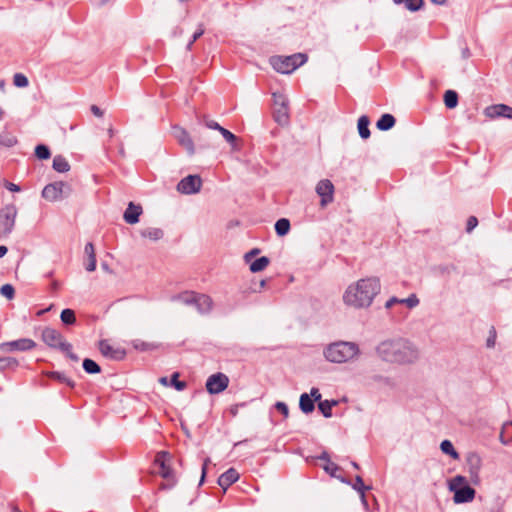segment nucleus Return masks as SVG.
<instances>
[{
  "label": "nucleus",
  "instance_id": "423d86ee",
  "mask_svg": "<svg viewBox=\"0 0 512 512\" xmlns=\"http://www.w3.org/2000/svg\"><path fill=\"white\" fill-rule=\"evenodd\" d=\"M71 193V186L63 181L47 184L42 190V197L48 201L55 202L66 198Z\"/></svg>",
  "mask_w": 512,
  "mask_h": 512
},
{
  "label": "nucleus",
  "instance_id": "37998d69",
  "mask_svg": "<svg viewBox=\"0 0 512 512\" xmlns=\"http://www.w3.org/2000/svg\"><path fill=\"white\" fill-rule=\"evenodd\" d=\"M13 83L16 87L24 88L29 84L28 78L22 73H16L13 77Z\"/></svg>",
  "mask_w": 512,
  "mask_h": 512
},
{
  "label": "nucleus",
  "instance_id": "3c124183",
  "mask_svg": "<svg viewBox=\"0 0 512 512\" xmlns=\"http://www.w3.org/2000/svg\"><path fill=\"white\" fill-rule=\"evenodd\" d=\"M273 100H274L275 105H277L279 107L288 106L287 98L281 93H273Z\"/></svg>",
  "mask_w": 512,
  "mask_h": 512
},
{
  "label": "nucleus",
  "instance_id": "a211bd4d",
  "mask_svg": "<svg viewBox=\"0 0 512 512\" xmlns=\"http://www.w3.org/2000/svg\"><path fill=\"white\" fill-rule=\"evenodd\" d=\"M143 210L141 205H136L133 202H129L126 210L124 211L123 218L128 224H136L139 222V217Z\"/></svg>",
  "mask_w": 512,
  "mask_h": 512
},
{
  "label": "nucleus",
  "instance_id": "aec40b11",
  "mask_svg": "<svg viewBox=\"0 0 512 512\" xmlns=\"http://www.w3.org/2000/svg\"><path fill=\"white\" fill-rule=\"evenodd\" d=\"M239 479V473L234 468H229L227 471L222 473L218 478V485L226 490L229 486L235 483Z\"/></svg>",
  "mask_w": 512,
  "mask_h": 512
},
{
  "label": "nucleus",
  "instance_id": "f704fd0d",
  "mask_svg": "<svg viewBox=\"0 0 512 512\" xmlns=\"http://www.w3.org/2000/svg\"><path fill=\"white\" fill-rule=\"evenodd\" d=\"M60 319L64 325H74L76 323L75 311L70 308L63 309L60 314Z\"/></svg>",
  "mask_w": 512,
  "mask_h": 512
},
{
  "label": "nucleus",
  "instance_id": "ddd939ff",
  "mask_svg": "<svg viewBox=\"0 0 512 512\" xmlns=\"http://www.w3.org/2000/svg\"><path fill=\"white\" fill-rule=\"evenodd\" d=\"M99 350L101 352V354L106 357V358H109L111 360H115V361H121L125 358L126 356V351L122 348H115L113 347L109 342L108 340H100L99 341Z\"/></svg>",
  "mask_w": 512,
  "mask_h": 512
},
{
  "label": "nucleus",
  "instance_id": "0e129e2a",
  "mask_svg": "<svg viewBox=\"0 0 512 512\" xmlns=\"http://www.w3.org/2000/svg\"><path fill=\"white\" fill-rule=\"evenodd\" d=\"M5 188L12 192H19L21 189L18 185L6 181L4 184Z\"/></svg>",
  "mask_w": 512,
  "mask_h": 512
},
{
  "label": "nucleus",
  "instance_id": "f3484780",
  "mask_svg": "<svg viewBox=\"0 0 512 512\" xmlns=\"http://www.w3.org/2000/svg\"><path fill=\"white\" fill-rule=\"evenodd\" d=\"M175 130V136L179 142L180 145H182L190 155L194 154L195 148L192 138L190 137L189 133L178 126L174 127Z\"/></svg>",
  "mask_w": 512,
  "mask_h": 512
},
{
  "label": "nucleus",
  "instance_id": "c9c22d12",
  "mask_svg": "<svg viewBox=\"0 0 512 512\" xmlns=\"http://www.w3.org/2000/svg\"><path fill=\"white\" fill-rule=\"evenodd\" d=\"M440 449L444 454L451 456L453 459L459 458V453L455 450L450 440H443L440 444Z\"/></svg>",
  "mask_w": 512,
  "mask_h": 512
},
{
  "label": "nucleus",
  "instance_id": "de8ad7c7",
  "mask_svg": "<svg viewBox=\"0 0 512 512\" xmlns=\"http://www.w3.org/2000/svg\"><path fill=\"white\" fill-rule=\"evenodd\" d=\"M399 304H406L409 308H414L419 304V299L416 294H411L405 299H399Z\"/></svg>",
  "mask_w": 512,
  "mask_h": 512
},
{
  "label": "nucleus",
  "instance_id": "473e14b6",
  "mask_svg": "<svg viewBox=\"0 0 512 512\" xmlns=\"http://www.w3.org/2000/svg\"><path fill=\"white\" fill-rule=\"evenodd\" d=\"M82 367L87 374H99L101 372L100 365L90 358H85Z\"/></svg>",
  "mask_w": 512,
  "mask_h": 512
},
{
  "label": "nucleus",
  "instance_id": "7ed1b4c3",
  "mask_svg": "<svg viewBox=\"0 0 512 512\" xmlns=\"http://www.w3.org/2000/svg\"><path fill=\"white\" fill-rule=\"evenodd\" d=\"M359 354V346L348 341L334 342L324 350L325 358L332 363H345L356 359Z\"/></svg>",
  "mask_w": 512,
  "mask_h": 512
},
{
  "label": "nucleus",
  "instance_id": "69168bd1",
  "mask_svg": "<svg viewBox=\"0 0 512 512\" xmlns=\"http://www.w3.org/2000/svg\"><path fill=\"white\" fill-rule=\"evenodd\" d=\"M394 304H399V298L393 296L386 303L385 308L390 309Z\"/></svg>",
  "mask_w": 512,
  "mask_h": 512
},
{
  "label": "nucleus",
  "instance_id": "e2e57ef3",
  "mask_svg": "<svg viewBox=\"0 0 512 512\" xmlns=\"http://www.w3.org/2000/svg\"><path fill=\"white\" fill-rule=\"evenodd\" d=\"M245 405H246V403H245V402L232 405V406L230 407V409H229L230 414H231L233 417H235V416L238 414V409H239L240 407H244Z\"/></svg>",
  "mask_w": 512,
  "mask_h": 512
},
{
  "label": "nucleus",
  "instance_id": "a878e982",
  "mask_svg": "<svg viewBox=\"0 0 512 512\" xmlns=\"http://www.w3.org/2000/svg\"><path fill=\"white\" fill-rule=\"evenodd\" d=\"M275 122L281 126H285L289 123L288 106L278 107L273 114Z\"/></svg>",
  "mask_w": 512,
  "mask_h": 512
},
{
  "label": "nucleus",
  "instance_id": "052dcab7",
  "mask_svg": "<svg viewBox=\"0 0 512 512\" xmlns=\"http://www.w3.org/2000/svg\"><path fill=\"white\" fill-rule=\"evenodd\" d=\"M309 396L312 398V400H314V403H315V402H318V403H319L320 401H322V400H321V397H322V396H321V393L319 392V389H318V388L313 387V388L311 389V391H310V395H309Z\"/></svg>",
  "mask_w": 512,
  "mask_h": 512
},
{
  "label": "nucleus",
  "instance_id": "dca6fc26",
  "mask_svg": "<svg viewBox=\"0 0 512 512\" xmlns=\"http://www.w3.org/2000/svg\"><path fill=\"white\" fill-rule=\"evenodd\" d=\"M453 500L456 504L471 502L475 497V489L465 484L464 486L453 491Z\"/></svg>",
  "mask_w": 512,
  "mask_h": 512
},
{
  "label": "nucleus",
  "instance_id": "f8f14e48",
  "mask_svg": "<svg viewBox=\"0 0 512 512\" xmlns=\"http://www.w3.org/2000/svg\"><path fill=\"white\" fill-rule=\"evenodd\" d=\"M466 465L468 468L471 482L475 485L479 484V472L482 466L481 457L475 452L469 453L466 458Z\"/></svg>",
  "mask_w": 512,
  "mask_h": 512
},
{
  "label": "nucleus",
  "instance_id": "4d7b16f0",
  "mask_svg": "<svg viewBox=\"0 0 512 512\" xmlns=\"http://www.w3.org/2000/svg\"><path fill=\"white\" fill-rule=\"evenodd\" d=\"M259 253H260V249L259 248H253L252 250H250L249 252H247L244 255L245 262L246 263H250L252 258L255 257L256 255H258Z\"/></svg>",
  "mask_w": 512,
  "mask_h": 512
},
{
  "label": "nucleus",
  "instance_id": "79ce46f5",
  "mask_svg": "<svg viewBox=\"0 0 512 512\" xmlns=\"http://www.w3.org/2000/svg\"><path fill=\"white\" fill-rule=\"evenodd\" d=\"M358 493L365 492L371 489V486L364 485L363 479L360 475L355 477V482L350 484Z\"/></svg>",
  "mask_w": 512,
  "mask_h": 512
},
{
  "label": "nucleus",
  "instance_id": "13d9d810",
  "mask_svg": "<svg viewBox=\"0 0 512 512\" xmlns=\"http://www.w3.org/2000/svg\"><path fill=\"white\" fill-rule=\"evenodd\" d=\"M85 268L88 272H93L96 269V256L90 255L88 257V263Z\"/></svg>",
  "mask_w": 512,
  "mask_h": 512
},
{
  "label": "nucleus",
  "instance_id": "a19ab883",
  "mask_svg": "<svg viewBox=\"0 0 512 512\" xmlns=\"http://www.w3.org/2000/svg\"><path fill=\"white\" fill-rule=\"evenodd\" d=\"M170 385L173 386L177 391H183L186 388L187 383L185 381H180L179 373L175 372L171 375Z\"/></svg>",
  "mask_w": 512,
  "mask_h": 512
},
{
  "label": "nucleus",
  "instance_id": "2f4dec72",
  "mask_svg": "<svg viewBox=\"0 0 512 512\" xmlns=\"http://www.w3.org/2000/svg\"><path fill=\"white\" fill-rule=\"evenodd\" d=\"M275 232L278 236H285L289 233L291 225L290 221L286 218H280L275 223Z\"/></svg>",
  "mask_w": 512,
  "mask_h": 512
},
{
  "label": "nucleus",
  "instance_id": "4be33fe9",
  "mask_svg": "<svg viewBox=\"0 0 512 512\" xmlns=\"http://www.w3.org/2000/svg\"><path fill=\"white\" fill-rule=\"evenodd\" d=\"M370 119L367 115H362L358 119L357 128L359 136L366 140L370 137L371 132L369 129Z\"/></svg>",
  "mask_w": 512,
  "mask_h": 512
},
{
  "label": "nucleus",
  "instance_id": "c03bdc74",
  "mask_svg": "<svg viewBox=\"0 0 512 512\" xmlns=\"http://www.w3.org/2000/svg\"><path fill=\"white\" fill-rule=\"evenodd\" d=\"M404 5H405L406 9H408L409 11L416 12L422 8V6L424 5V1L423 0H405Z\"/></svg>",
  "mask_w": 512,
  "mask_h": 512
},
{
  "label": "nucleus",
  "instance_id": "5701e85b",
  "mask_svg": "<svg viewBox=\"0 0 512 512\" xmlns=\"http://www.w3.org/2000/svg\"><path fill=\"white\" fill-rule=\"evenodd\" d=\"M196 297V292L193 291H184L182 293L171 296V301L176 302L179 301L185 305H194V300Z\"/></svg>",
  "mask_w": 512,
  "mask_h": 512
},
{
  "label": "nucleus",
  "instance_id": "49530a36",
  "mask_svg": "<svg viewBox=\"0 0 512 512\" xmlns=\"http://www.w3.org/2000/svg\"><path fill=\"white\" fill-rule=\"evenodd\" d=\"M323 469L326 473H328L332 477H338L337 471L341 470V468L335 464L334 462H328L323 466Z\"/></svg>",
  "mask_w": 512,
  "mask_h": 512
},
{
  "label": "nucleus",
  "instance_id": "bf43d9fd",
  "mask_svg": "<svg viewBox=\"0 0 512 512\" xmlns=\"http://www.w3.org/2000/svg\"><path fill=\"white\" fill-rule=\"evenodd\" d=\"M456 267L454 265H440L438 266V271L442 275L450 274L451 271H455Z\"/></svg>",
  "mask_w": 512,
  "mask_h": 512
},
{
  "label": "nucleus",
  "instance_id": "f03ea898",
  "mask_svg": "<svg viewBox=\"0 0 512 512\" xmlns=\"http://www.w3.org/2000/svg\"><path fill=\"white\" fill-rule=\"evenodd\" d=\"M381 291V283L378 277H368L358 280L355 285L346 289L344 303L354 308L369 307L376 295Z\"/></svg>",
  "mask_w": 512,
  "mask_h": 512
},
{
  "label": "nucleus",
  "instance_id": "72a5a7b5",
  "mask_svg": "<svg viewBox=\"0 0 512 512\" xmlns=\"http://www.w3.org/2000/svg\"><path fill=\"white\" fill-rule=\"evenodd\" d=\"M444 104L448 109H453L458 105V94L454 90H447L444 93Z\"/></svg>",
  "mask_w": 512,
  "mask_h": 512
},
{
  "label": "nucleus",
  "instance_id": "1a4fd4ad",
  "mask_svg": "<svg viewBox=\"0 0 512 512\" xmlns=\"http://www.w3.org/2000/svg\"><path fill=\"white\" fill-rule=\"evenodd\" d=\"M36 345V342L30 338H20L1 343L0 350L7 353L15 351L25 352L34 349Z\"/></svg>",
  "mask_w": 512,
  "mask_h": 512
},
{
  "label": "nucleus",
  "instance_id": "0eeeda50",
  "mask_svg": "<svg viewBox=\"0 0 512 512\" xmlns=\"http://www.w3.org/2000/svg\"><path fill=\"white\" fill-rule=\"evenodd\" d=\"M17 208L14 204H8L0 209V238L7 237L13 231Z\"/></svg>",
  "mask_w": 512,
  "mask_h": 512
},
{
  "label": "nucleus",
  "instance_id": "c756f323",
  "mask_svg": "<svg viewBox=\"0 0 512 512\" xmlns=\"http://www.w3.org/2000/svg\"><path fill=\"white\" fill-rule=\"evenodd\" d=\"M140 234L144 238H149L153 241H157L163 237L164 232L160 228L149 227V228L141 230Z\"/></svg>",
  "mask_w": 512,
  "mask_h": 512
},
{
  "label": "nucleus",
  "instance_id": "9d476101",
  "mask_svg": "<svg viewBox=\"0 0 512 512\" xmlns=\"http://www.w3.org/2000/svg\"><path fill=\"white\" fill-rule=\"evenodd\" d=\"M228 384V376L224 373L218 372L208 377L206 381V390L209 394H219L228 387Z\"/></svg>",
  "mask_w": 512,
  "mask_h": 512
},
{
  "label": "nucleus",
  "instance_id": "412c9836",
  "mask_svg": "<svg viewBox=\"0 0 512 512\" xmlns=\"http://www.w3.org/2000/svg\"><path fill=\"white\" fill-rule=\"evenodd\" d=\"M396 124L395 117L390 113L383 114L376 122V128L380 131H388Z\"/></svg>",
  "mask_w": 512,
  "mask_h": 512
},
{
  "label": "nucleus",
  "instance_id": "4c0bfd02",
  "mask_svg": "<svg viewBox=\"0 0 512 512\" xmlns=\"http://www.w3.org/2000/svg\"><path fill=\"white\" fill-rule=\"evenodd\" d=\"M0 144L5 147H13L17 144V138L9 132L0 134Z\"/></svg>",
  "mask_w": 512,
  "mask_h": 512
},
{
  "label": "nucleus",
  "instance_id": "c85d7f7f",
  "mask_svg": "<svg viewBox=\"0 0 512 512\" xmlns=\"http://www.w3.org/2000/svg\"><path fill=\"white\" fill-rule=\"evenodd\" d=\"M270 263V259L266 256L259 257L254 261H250L249 269L252 273L263 271Z\"/></svg>",
  "mask_w": 512,
  "mask_h": 512
},
{
  "label": "nucleus",
  "instance_id": "5fc2aeb1",
  "mask_svg": "<svg viewBox=\"0 0 512 512\" xmlns=\"http://www.w3.org/2000/svg\"><path fill=\"white\" fill-rule=\"evenodd\" d=\"M203 123L205 124V126L209 129H213V130H220L222 126H220V124L214 120H210L206 117H204L203 119Z\"/></svg>",
  "mask_w": 512,
  "mask_h": 512
},
{
  "label": "nucleus",
  "instance_id": "680f3d73",
  "mask_svg": "<svg viewBox=\"0 0 512 512\" xmlns=\"http://www.w3.org/2000/svg\"><path fill=\"white\" fill-rule=\"evenodd\" d=\"M85 254L87 255V257H90V255L92 256H96L95 254V248H94V245L93 243L91 242H88L86 245H85Z\"/></svg>",
  "mask_w": 512,
  "mask_h": 512
},
{
  "label": "nucleus",
  "instance_id": "338daca9",
  "mask_svg": "<svg viewBox=\"0 0 512 512\" xmlns=\"http://www.w3.org/2000/svg\"><path fill=\"white\" fill-rule=\"evenodd\" d=\"M205 30L202 24L199 25L198 29L194 32L192 36H194V40H198L203 34Z\"/></svg>",
  "mask_w": 512,
  "mask_h": 512
},
{
  "label": "nucleus",
  "instance_id": "39448f33",
  "mask_svg": "<svg viewBox=\"0 0 512 512\" xmlns=\"http://www.w3.org/2000/svg\"><path fill=\"white\" fill-rule=\"evenodd\" d=\"M308 57L304 53H295L289 56H274L270 62L272 67L279 73L290 74L298 67L306 63Z\"/></svg>",
  "mask_w": 512,
  "mask_h": 512
},
{
  "label": "nucleus",
  "instance_id": "cd10ccee",
  "mask_svg": "<svg viewBox=\"0 0 512 512\" xmlns=\"http://www.w3.org/2000/svg\"><path fill=\"white\" fill-rule=\"evenodd\" d=\"M52 167L55 171H57L59 173L68 172L71 168L67 159L62 155H56L53 158Z\"/></svg>",
  "mask_w": 512,
  "mask_h": 512
},
{
  "label": "nucleus",
  "instance_id": "6e6552de",
  "mask_svg": "<svg viewBox=\"0 0 512 512\" xmlns=\"http://www.w3.org/2000/svg\"><path fill=\"white\" fill-rule=\"evenodd\" d=\"M202 187V179L199 175H188L177 184V191L181 194L191 195L198 193Z\"/></svg>",
  "mask_w": 512,
  "mask_h": 512
},
{
  "label": "nucleus",
  "instance_id": "20e7f679",
  "mask_svg": "<svg viewBox=\"0 0 512 512\" xmlns=\"http://www.w3.org/2000/svg\"><path fill=\"white\" fill-rule=\"evenodd\" d=\"M41 339L49 348L59 350L71 361H79L78 355L72 351V344L65 340L60 331L52 327H45L41 332Z\"/></svg>",
  "mask_w": 512,
  "mask_h": 512
},
{
  "label": "nucleus",
  "instance_id": "09e8293b",
  "mask_svg": "<svg viewBox=\"0 0 512 512\" xmlns=\"http://www.w3.org/2000/svg\"><path fill=\"white\" fill-rule=\"evenodd\" d=\"M219 132L222 134L223 138L230 144H234L237 141V137L230 132L229 130L225 129L224 127H221Z\"/></svg>",
  "mask_w": 512,
  "mask_h": 512
},
{
  "label": "nucleus",
  "instance_id": "b1692460",
  "mask_svg": "<svg viewBox=\"0 0 512 512\" xmlns=\"http://www.w3.org/2000/svg\"><path fill=\"white\" fill-rule=\"evenodd\" d=\"M132 345H133L134 349L141 351V352L157 350L161 346L159 343L146 342V341H143L140 339L133 340Z\"/></svg>",
  "mask_w": 512,
  "mask_h": 512
},
{
  "label": "nucleus",
  "instance_id": "774afa93",
  "mask_svg": "<svg viewBox=\"0 0 512 512\" xmlns=\"http://www.w3.org/2000/svg\"><path fill=\"white\" fill-rule=\"evenodd\" d=\"M90 110L97 117L103 116V111L97 105H92Z\"/></svg>",
  "mask_w": 512,
  "mask_h": 512
},
{
  "label": "nucleus",
  "instance_id": "864d4df0",
  "mask_svg": "<svg viewBox=\"0 0 512 512\" xmlns=\"http://www.w3.org/2000/svg\"><path fill=\"white\" fill-rule=\"evenodd\" d=\"M477 225H478V219L475 216H470L467 219L466 232L471 233Z\"/></svg>",
  "mask_w": 512,
  "mask_h": 512
},
{
  "label": "nucleus",
  "instance_id": "e433bc0d",
  "mask_svg": "<svg viewBox=\"0 0 512 512\" xmlns=\"http://www.w3.org/2000/svg\"><path fill=\"white\" fill-rule=\"evenodd\" d=\"M19 365V362L16 358L13 357H1L0 358V372L5 369H15Z\"/></svg>",
  "mask_w": 512,
  "mask_h": 512
},
{
  "label": "nucleus",
  "instance_id": "bb28decb",
  "mask_svg": "<svg viewBox=\"0 0 512 512\" xmlns=\"http://www.w3.org/2000/svg\"><path fill=\"white\" fill-rule=\"evenodd\" d=\"M46 376L48 378L56 380V381H58L60 383H64L67 386H69L70 388H74L75 387V382L71 378L67 377L66 374L63 373V372L50 371V372L46 373Z\"/></svg>",
  "mask_w": 512,
  "mask_h": 512
},
{
  "label": "nucleus",
  "instance_id": "2eb2a0df",
  "mask_svg": "<svg viewBox=\"0 0 512 512\" xmlns=\"http://www.w3.org/2000/svg\"><path fill=\"white\" fill-rule=\"evenodd\" d=\"M485 115L489 118L503 117L512 119V107L506 104H495L485 109Z\"/></svg>",
  "mask_w": 512,
  "mask_h": 512
},
{
  "label": "nucleus",
  "instance_id": "9b49d317",
  "mask_svg": "<svg viewBox=\"0 0 512 512\" xmlns=\"http://www.w3.org/2000/svg\"><path fill=\"white\" fill-rule=\"evenodd\" d=\"M171 455L167 451H160L156 454L154 464L159 467V475L164 479H170L175 476L173 469L169 465Z\"/></svg>",
  "mask_w": 512,
  "mask_h": 512
},
{
  "label": "nucleus",
  "instance_id": "6e6d98bb",
  "mask_svg": "<svg viewBox=\"0 0 512 512\" xmlns=\"http://www.w3.org/2000/svg\"><path fill=\"white\" fill-rule=\"evenodd\" d=\"M209 463H210V458H206L203 462L199 485H202L205 481L206 474H207V467H208Z\"/></svg>",
  "mask_w": 512,
  "mask_h": 512
},
{
  "label": "nucleus",
  "instance_id": "7c9ffc66",
  "mask_svg": "<svg viewBox=\"0 0 512 512\" xmlns=\"http://www.w3.org/2000/svg\"><path fill=\"white\" fill-rule=\"evenodd\" d=\"M337 404L336 400H323L318 403V409L325 418H330L332 416V408Z\"/></svg>",
  "mask_w": 512,
  "mask_h": 512
},
{
  "label": "nucleus",
  "instance_id": "603ef678",
  "mask_svg": "<svg viewBox=\"0 0 512 512\" xmlns=\"http://www.w3.org/2000/svg\"><path fill=\"white\" fill-rule=\"evenodd\" d=\"M275 409H276L278 412H280L281 414H283V416H284L285 418H287V417H288V415H289V408H288V406H287V404H286V403L281 402V401L276 402V403H275Z\"/></svg>",
  "mask_w": 512,
  "mask_h": 512
},
{
  "label": "nucleus",
  "instance_id": "4468645a",
  "mask_svg": "<svg viewBox=\"0 0 512 512\" xmlns=\"http://www.w3.org/2000/svg\"><path fill=\"white\" fill-rule=\"evenodd\" d=\"M316 192L321 197L320 204L322 207L333 201L334 186L328 179H324L318 182L316 186Z\"/></svg>",
  "mask_w": 512,
  "mask_h": 512
},
{
  "label": "nucleus",
  "instance_id": "ea45409f",
  "mask_svg": "<svg viewBox=\"0 0 512 512\" xmlns=\"http://www.w3.org/2000/svg\"><path fill=\"white\" fill-rule=\"evenodd\" d=\"M465 484H467L466 478L462 475H456L449 481V489L450 491H454Z\"/></svg>",
  "mask_w": 512,
  "mask_h": 512
},
{
  "label": "nucleus",
  "instance_id": "6ab92c4d",
  "mask_svg": "<svg viewBox=\"0 0 512 512\" xmlns=\"http://www.w3.org/2000/svg\"><path fill=\"white\" fill-rule=\"evenodd\" d=\"M213 305V301L210 296L206 294L196 293V297L194 300V306L197 311L201 314H207L211 311Z\"/></svg>",
  "mask_w": 512,
  "mask_h": 512
},
{
  "label": "nucleus",
  "instance_id": "8fccbe9b",
  "mask_svg": "<svg viewBox=\"0 0 512 512\" xmlns=\"http://www.w3.org/2000/svg\"><path fill=\"white\" fill-rule=\"evenodd\" d=\"M166 481L165 482H162L160 485H159V489L160 490H169V489H172L173 487H175V485L177 484V479L175 476H172L170 479H165Z\"/></svg>",
  "mask_w": 512,
  "mask_h": 512
},
{
  "label": "nucleus",
  "instance_id": "58836bf2",
  "mask_svg": "<svg viewBox=\"0 0 512 512\" xmlns=\"http://www.w3.org/2000/svg\"><path fill=\"white\" fill-rule=\"evenodd\" d=\"M35 155L40 160H47L51 156L50 149L47 145L44 144H38L35 147Z\"/></svg>",
  "mask_w": 512,
  "mask_h": 512
},
{
  "label": "nucleus",
  "instance_id": "f257e3e1",
  "mask_svg": "<svg viewBox=\"0 0 512 512\" xmlns=\"http://www.w3.org/2000/svg\"><path fill=\"white\" fill-rule=\"evenodd\" d=\"M376 353L383 361L396 364H412L419 358L417 347L403 338L382 341Z\"/></svg>",
  "mask_w": 512,
  "mask_h": 512
},
{
  "label": "nucleus",
  "instance_id": "393cba45",
  "mask_svg": "<svg viewBox=\"0 0 512 512\" xmlns=\"http://www.w3.org/2000/svg\"><path fill=\"white\" fill-rule=\"evenodd\" d=\"M299 408L305 414L313 412L315 409L314 400H312L307 393L301 394L299 399Z\"/></svg>",
  "mask_w": 512,
  "mask_h": 512
},
{
  "label": "nucleus",
  "instance_id": "a18cd8bd",
  "mask_svg": "<svg viewBox=\"0 0 512 512\" xmlns=\"http://www.w3.org/2000/svg\"><path fill=\"white\" fill-rule=\"evenodd\" d=\"M0 293L7 299H13L15 295V289L11 284H4L0 288Z\"/></svg>",
  "mask_w": 512,
  "mask_h": 512
}]
</instances>
